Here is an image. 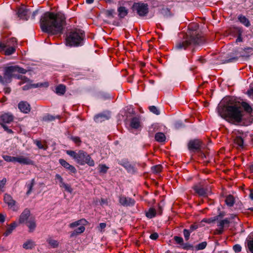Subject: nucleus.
Returning <instances> with one entry per match:
<instances>
[{
  "label": "nucleus",
  "mask_w": 253,
  "mask_h": 253,
  "mask_svg": "<svg viewBox=\"0 0 253 253\" xmlns=\"http://www.w3.org/2000/svg\"><path fill=\"white\" fill-rule=\"evenodd\" d=\"M27 70L26 69L18 66H9L5 69L4 76L8 83L11 82V79L12 77L17 78L18 79L24 80L25 82H27L28 79L26 77L16 74V73L25 74Z\"/></svg>",
  "instance_id": "39448f33"
},
{
  "label": "nucleus",
  "mask_w": 253,
  "mask_h": 253,
  "mask_svg": "<svg viewBox=\"0 0 253 253\" xmlns=\"http://www.w3.org/2000/svg\"><path fill=\"white\" fill-rule=\"evenodd\" d=\"M245 110L248 112H251L252 110L251 106L247 103H245L243 105Z\"/></svg>",
  "instance_id": "4d7b16f0"
},
{
  "label": "nucleus",
  "mask_w": 253,
  "mask_h": 253,
  "mask_svg": "<svg viewBox=\"0 0 253 253\" xmlns=\"http://www.w3.org/2000/svg\"><path fill=\"white\" fill-rule=\"evenodd\" d=\"M222 103L218 107L219 115L228 122L237 125L241 122L243 116V109L239 102L233 97L225 98Z\"/></svg>",
  "instance_id": "f257e3e1"
},
{
  "label": "nucleus",
  "mask_w": 253,
  "mask_h": 253,
  "mask_svg": "<svg viewBox=\"0 0 253 253\" xmlns=\"http://www.w3.org/2000/svg\"><path fill=\"white\" fill-rule=\"evenodd\" d=\"M35 184V180L34 179H33L31 180V183L30 184H28L27 186L28 187V191L27 192V195H29L31 192V191L32 190L33 187Z\"/></svg>",
  "instance_id": "a19ab883"
},
{
  "label": "nucleus",
  "mask_w": 253,
  "mask_h": 253,
  "mask_svg": "<svg viewBox=\"0 0 253 253\" xmlns=\"http://www.w3.org/2000/svg\"><path fill=\"white\" fill-rule=\"evenodd\" d=\"M100 205H102V206H103V205H108V201L107 199H101V203H100Z\"/></svg>",
  "instance_id": "774afa93"
},
{
  "label": "nucleus",
  "mask_w": 253,
  "mask_h": 253,
  "mask_svg": "<svg viewBox=\"0 0 253 253\" xmlns=\"http://www.w3.org/2000/svg\"><path fill=\"white\" fill-rule=\"evenodd\" d=\"M27 226L29 229V232H33L36 226V221L35 219L33 218H30L26 222Z\"/></svg>",
  "instance_id": "412c9836"
},
{
  "label": "nucleus",
  "mask_w": 253,
  "mask_h": 253,
  "mask_svg": "<svg viewBox=\"0 0 253 253\" xmlns=\"http://www.w3.org/2000/svg\"><path fill=\"white\" fill-rule=\"evenodd\" d=\"M60 186L61 187L64 188L65 190L69 193H71L72 192V189L69 185L63 182L61 184H60Z\"/></svg>",
  "instance_id": "e433bc0d"
},
{
  "label": "nucleus",
  "mask_w": 253,
  "mask_h": 253,
  "mask_svg": "<svg viewBox=\"0 0 253 253\" xmlns=\"http://www.w3.org/2000/svg\"><path fill=\"white\" fill-rule=\"evenodd\" d=\"M149 110L151 112H152L153 113H154L156 115H158L160 114V112L159 111V110L158 109V108L155 106H150Z\"/></svg>",
  "instance_id": "ea45409f"
},
{
  "label": "nucleus",
  "mask_w": 253,
  "mask_h": 253,
  "mask_svg": "<svg viewBox=\"0 0 253 253\" xmlns=\"http://www.w3.org/2000/svg\"><path fill=\"white\" fill-rule=\"evenodd\" d=\"M238 31L239 36L236 40V42H241L242 41V38H241L242 31L240 29Z\"/></svg>",
  "instance_id": "bf43d9fd"
},
{
  "label": "nucleus",
  "mask_w": 253,
  "mask_h": 253,
  "mask_svg": "<svg viewBox=\"0 0 253 253\" xmlns=\"http://www.w3.org/2000/svg\"><path fill=\"white\" fill-rule=\"evenodd\" d=\"M65 86L60 84L56 87V93L59 95H63L65 92Z\"/></svg>",
  "instance_id": "7c9ffc66"
},
{
  "label": "nucleus",
  "mask_w": 253,
  "mask_h": 253,
  "mask_svg": "<svg viewBox=\"0 0 253 253\" xmlns=\"http://www.w3.org/2000/svg\"><path fill=\"white\" fill-rule=\"evenodd\" d=\"M207 245V243L206 242H203L198 245H197L195 248L197 250H202L205 249Z\"/></svg>",
  "instance_id": "f704fd0d"
},
{
  "label": "nucleus",
  "mask_w": 253,
  "mask_h": 253,
  "mask_svg": "<svg viewBox=\"0 0 253 253\" xmlns=\"http://www.w3.org/2000/svg\"><path fill=\"white\" fill-rule=\"evenodd\" d=\"M233 248L235 253H239L242 250L241 246L238 244L234 245Z\"/></svg>",
  "instance_id": "de8ad7c7"
},
{
  "label": "nucleus",
  "mask_w": 253,
  "mask_h": 253,
  "mask_svg": "<svg viewBox=\"0 0 253 253\" xmlns=\"http://www.w3.org/2000/svg\"><path fill=\"white\" fill-rule=\"evenodd\" d=\"M35 246L36 244L32 240H28L22 245L23 248L26 250H32Z\"/></svg>",
  "instance_id": "aec40b11"
},
{
  "label": "nucleus",
  "mask_w": 253,
  "mask_h": 253,
  "mask_svg": "<svg viewBox=\"0 0 253 253\" xmlns=\"http://www.w3.org/2000/svg\"><path fill=\"white\" fill-rule=\"evenodd\" d=\"M247 247L250 252L253 253V239L247 241Z\"/></svg>",
  "instance_id": "58836bf2"
},
{
  "label": "nucleus",
  "mask_w": 253,
  "mask_h": 253,
  "mask_svg": "<svg viewBox=\"0 0 253 253\" xmlns=\"http://www.w3.org/2000/svg\"><path fill=\"white\" fill-rule=\"evenodd\" d=\"M187 146L189 150L191 152H200L203 148V142L199 139L191 140L189 141Z\"/></svg>",
  "instance_id": "6e6552de"
},
{
  "label": "nucleus",
  "mask_w": 253,
  "mask_h": 253,
  "mask_svg": "<svg viewBox=\"0 0 253 253\" xmlns=\"http://www.w3.org/2000/svg\"><path fill=\"white\" fill-rule=\"evenodd\" d=\"M0 83H1L2 84H7L8 82L6 81V79L5 78L4 76L3 77H2L0 75Z\"/></svg>",
  "instance_id": "e2e57ef3"
},
{
  "label": "nucleus",
  "mask_w": 253,
  "mask_h": 253,
  "mask_svg": "<svg viewBox=\"0 0 253 253\" xmlns=\"http://www.w3.org/2000/svg\"><path fill=\"white\" fill-rule=\"evenodd\" d=\"M230 223L229 220L227 218L219 220L217 222V226L221 228H223L225 225H228Z\"/></svg>",
  "instance_id": "72a5a7b5"
},
{
  "label": "nucleus",
  "mask_w": 253,
  "mask_h": 253,
  "mask_svg": "<svg viewBox=\"0 0 253 253\" xmlns=\"http://www.w3.org/2000/svg\"><path fill=\"white\" fill-rule=\"evenodd\" d=\"M120 203L124 206H131L134 205L135 201L130 198L121 196L119 200Z\"/></svg>",
  "instance_id": "ddd939ff"
},
{
  "label": "nucleus",
  "mask_w": 253,
  "mask_h": 253,
  "mask_svg": "<svg viewBox=\"0 0 253 253\" xmlns=\"http://www.w3.org/2000/svg\"><path fill=\"white\" fill-rule=\"evenodd\" d=\"M132 9L141 17L146 16L149 12L148 5L141 2L134 3L132 6Z\"/></svg>",
  "instance_id": "0eeeda50"
},
{
  "label": "nucleus",
  "mask_w": 253,
  "mask_h": 253,
  "mask_svg": "<svg viewBox=\"0 0 253 253\" xmlns=\"http://www.w3.org/2000/svg\"><path fill=\"white\" fill-rule=\"evenodd\" d=\"M47 243L50 245L52 248H56L58 247V242L51 238H48L46 239Z\"/></svg>",
  "instance_id": "393cba45"
},
{
  "label": "nucleus",
  "mask_w": 253,
  "mask_h": 253,
  "mask_svg": "<svg viewBox=\"0 0 253 253\" xmlns=\"http://www.w3.org/2000/svg\"><path fill=\"white\" fill-rule=\"evenodd\" d=\"M6 182V179L4 178L2 180H0V189L2 188Z\"/></svg>",
  "instance_id": "052dcab7"
},
{
  "label": "nucleus",
  "mask_w": 253,
  "mask_h": 253,
  "mask_svg": "<svg viewBox=\"0 0 253 253\" xmlns=\"http://www.w3.org/2000/svg\"><path fill=\"white\" fill-rule=\"evenodd\" d=\"M30 10L28 9L22 7L19 8L17 14L21 19L27 20L29 18Z\"/></svg>",
  "instance_id": "9b49d317"
},
{
  "label": "nucleus",
  "mask_w": 253,
  "mask_h": 253,
  "mask_svg": "<svg viewBox=\"0 0 253 253\" xmlns=\"http://www.w3.org/2000/svg\"><path fill=\"white\" fill-rule=\"evenodd\" d=\"M155 138L157 141L159 142H163L166 140L165 135L162 132L157 133L155 134Z\"/></svg>",
  "instance_id": "a878e982"
},
{
  "label": "nucleus",
  "mask_w": 253,
  "mask_h": 253,
  "mask_svg": "<svg viewBox=\"0 0 253 253\" xmlns=\"http://www.w3.org/2000/svg\"><path fill=\"white\" fill-rule=\"evenodd\" d=\"M126 1H119L118 4L117 11L118 16L120 19L125 18L128 13V9L125 6Z\"/></svg>",
  "instance_id": "1a4fd4ad"
},
{
  "label": "nucleus",
  "mask_w": 253,
  "mask_h": 253,
  "mask_svg": "<svg viewBox=\"0 0 253 253\" xmlns=\"http://www.w3.org/2000/svg\"><path fill=\"white\" fill-rule=\"evenodd\" d=\"M18 162L21 164L33 165V161L28 158L23 156L18 157Z\"/></svg>",
  "instance_id": "4be33fe9"
},
{
  "label": "nucleus",
  "mask_w": 253,
  "mask_h": 253,
  "mask_svg": "<svg viewBox=\"0 0 253 253\" xmlns=\"http://www.w3.org/2000/svg\"><path fill=\"white\" fill-rule=\"evenodd\" d=\"M198 27L199 26L197 24H195L194 28L190 29L186 34L185 40L181 42L178 43L176 47L179 49H185L190 45H200L203 43L205 39L197 30Z\"/></svg>",
  "instance_id": "7ed1b4c3"
},
{
  "label": "nucleus",
  "mask_w": 253,
  "mask_h": 253,
  "mask_svg": "<svg viewBox=\"0 0 253 253\" xmlns=\"http://www.w3.org/2000/svg\"><path fill=\"white\" fill-rule=\"evenodd\" d=\"M0 50L3 51L6 55H10L15 51L14 46H9L5 44L0 43Z\"/></svg>",
  "instance_id": "9d476101"
},
{
  "label": "nucleus",
  "mask_w": 253,
  "mask_h": 253,
  "mask_svg": "<svg viewBox=\"0 0 253 253\" xmlns=\"http://www.w3.org/2000/svg\"><path fill=\"white\" fill-rule=\"evenodd\" d=\"M13 230V229H12L11 228H10V226L8 227L7 228L6 231L4 233L3 235L5 236H8L9 234H10L12 233Z\"/></svg>",
  "instance_id": "6e6d98bb"
},
{
  "label": "nucleus",
  "mask_w": 253,
  "mask_h": 253,
  "mask_svg": "<svg viewBox=\"0 0 253 253\" xmlns=\"http://www.w3.org/2000/svg\"><path fill=\"white\" fill-rule=\"evenodd\" d=\"M234 202L235 200L233 196L229 195L226 198L225 203L228 206H233L234 204Z\"/></svg>",
  "instance_id": "cd10ccee"
},
{
  "label": "nucleus",
  "mask_w": 253,
  "mask_h": 253,
  "mask_svg": "<svg viewBox=\"0 0 253 253\" xmlns=\"http://www.w3.org/2000/svg\"><path fill=\"white\" fill-rule=\"evenodd\" d=\"M55 178L56 179H57L59 180V182H60V184H61L62 183H63V178H62V177L58 174H57L56 175H55Z\"/></svg>",
  "instance_id": "680f3d73"
},
{
  "label": "nucleus",
  "mask_w": 253,
  "mask_h": 253,
  "mask_svg": "<svg viewBox=\"0 0 253 253\" xmlns=\"http://www.w3.org/2000/svg\"><path fill=\"white\" fill-rule=\"evenodd\" d=\"M183 249L185 250H189L192 248H193V246L188 244V243H185L182 245Z\"/></svg>",
  "instance_id": "5fc2aeb1"
},
{
  "label": "nucleus",
  "mask_w": 253,
  "mask_h": 253,
  "mask_svg": "<svg viewBox=\"0 0 253 253\" xmlns=\"http://www.w3.org/2000/svg\"><path fill=\"white\" fill-rule=\"evenodd\" d=\"M4 201L5 203H6L8 207L10 208H13V210H14V206L15 205L16 202L14 200L12 197L9 194H5L4 196Z\"/></svg>",
  "instance_id": "2eb2a0df"
},
{
  "label": "nucleus",
  "mask_w": 253,
  "mask_h": 253,
  "mask_svg": "<svg viewBox=\"0 0 253 253\" xmlns=\"http://www.w3.org/2000/svg\"><path fill=\"white\" fill-rule=\"evenodd\" d=\"M169 10L168 8H163L161 10V13L165 16L169 15Z\"/></svg>",
  "instance_id": "603ef678"
},
{
  "label": "nucleus",
  "mask_w": 253,
  "mask_h": 253,
  "mask_svg": "<svg viewBox=\"0 0 253 253\" xmlns=\"http://www.w3.org/2000/svg\"><path fill=\"white\" fill-rule=\"evenodd\" d=\"M66 24L65 17L61 13L46 12L40 19V25L43 32L52 35L61 34Z\"/></svg>",
  "instance_id": "f03ea898"
},
{
  "label": "nucleus",
  "mask_w": 253,
  "mask_h": 253,
  "mask_svg": "<svg viewBox=\"0 0 253 253\" xmlns=\"http://www.w3.org/2000/svg\"><path fill=\"white\" fill-rule=\"evenodd\" d=\"M76 161L78 164L81 165L87 164L89 166H93L94 165V161L90 156L82 150L79 151L78 153V156Z\"/></svg>",
  "instance_id": "423d86ee"
},
{
  "label": "nucleus",
  "mask_w": 253,
  "mask_h": 253,
  "mask_svg": "<svg viewBox=\"0 0 253 253\" xmlns=\"http://www.w3.org/2000/svg\"><path fill=\"white\" fill-rule=\"evenodd\" d=\"M108 169V168L105 165H99V172L102 173H106Z\"/></svg>",
  "instance_id": "a18cd8bd"
},
{
  "label": "nucleus",
  "mask_w": 253,
  "mask_h": 253,
  "mask_svg": "<svg viewBox=\"0 0 253 253\" xmlns=\"http://www.w3.org/2000/svg\"><path fill=\"white\" fill-rule=\"evenodd\" d=\"M162 167L161 165H156L152 167L151 169L155 173H158L162 170Z\"/></svg>",
  "instance_id": "4c0bfd02"
},
{
  "label": "nucleus",
  "mask_w": 253,
  "mask_h": 253,
  "mask_svg": "<svg viewBox=\"0 0 253 253\" xmlns=\"http://www.w3.org/2000/svg\"><path fill=\"white\" fill-rule=\"evenodd\" d=\"M42 86V84H26L23 86V89L24 90H28L31 88H36Z\"/></svg>",
  "instance_id": "2f4dec72"
},
{
  "label": "nucleus",
  "mask_w": 253,
  "mask_h": 253,
  "mask_svg": "<svg viewBox=\"0 0 253 253\" xmlns=\"http://www.w3.org/2000/svg\"><path fill=\"white\" fill-rule=\"evenodd\" d=\"M150 238L152 240H156L158 238V234L157 233L152 234Z\"/></svg>",
  "instance_id": "69168bd1"
},
{
  "label": "nucleus",
  "mask_w": 253,
  "mask_h": 253,
  "mask_svg": "<svg viewBox=\"0 0 253 253\" xmlns=\"http://www.w3.org/2000/svg\"><path fill=\"white\" fill-rule=\"evenodd\" d=\"M183 126V124L180 122H177L175 124V127L177 129H178V128L181 127Z\"/></svg>",
  "instance_id": "338daca9"
},
{
  "label": "nucleus",
  "mask_w": 253,
  "mask_h": 253,
  "mask_svg": "<svg viewBox=\"0 0 253 253\" xmlns=\"http://www.w3.org/2000/svg\"><path fill=\"white\" fill-rule=\"evenodd\" d=\"M190 233H191V232L188 229H184L183 230L184 236L185 239L186 241L189 240Z\"/></svg>",
  "instance_id": "37998d69"
},
{
  "label": "nucleus",
  "mask_w": 253,
  "mask_h": 253,
  "mask_svg": "<svg viewBox=\"0 0 253 253\" xmlns=\"http://www.w3.org/2000/svg\"><path fill=\"white\" fill-rule=\"evenodd\" d=\"M130 126L133 128H138L140 126V121L137 118H133L130 122Z\"/></svg>",
  "instance_id": "bb28decb"
},
{
  "label": "nucleus",
  "mask_w": 253,
  "mask_h": 253,
  "mask_svg": "<svg viewBox=\"0 0 253 253\" xmlns=\"http://www.w3.org/2000/svg\"><path fill=\"white\" fill-rule=\"evenodd\" d=\"M194 189L196 193L198 194L200 196L207 197L208 196L207 190L202 187L198 186H195L194 187Z\"/></svg>",
  "instance_id": "6ab92c4d"
},
{
  "label": "nucleus",
  "mask_w": 253,
  "mask_h": 253,
  "mask_svg": "<svg viewBox=\"0 0 253 253\" xmlns=\"http://www.w3.org/2000/svg\"><path fill=\"white\" fill-rule=\"evenodd\" d=\"M156 214V211L153 208H150L148 211L146 212V216L149 218L154 217L155 216Z\"/></svg>",
  "instance_id": "c756f323"
},
{
  "label": "nucleus",
  "mask_w": 253,
  "mask_h": 253,
  "mask_svg": "<svg viewBox=\"0 0 253 253\" xmlns=\"http://www.w3.org/2000/svg\"><path fill=\"white\" fill-rule=\"evenodd\" d=\"M71 139L76 144H80L81 142V140L80 137L78 136H72Z\"/></svg>",
  "instance_id": "09e8293b"
},
{
  "label": "nucleus",
  "mask_w": 253,
  "mask_h": 253,
  "mask_svg": "<svg viewBox=\"0 0 253 253\" xmlns=\"http://www.w3.org/2000/svg\"><path fill=\"white\" fill-rule=\"evenodd\" d=\"M238 19L240 22L245 25L246 27H248L250 25V21L245 16L241 15L239 16Z\"/></svg>",
  "instance_id": "473e14b6"
},
{
  "label": "nucleus",
  "mask_w": 253,
  "mask_h": 253,
  "mask_svg": "<svg viewBox=\"0 0 253 253\" xmlns=\"http://www.w3.org/2000/svg\"><path fill=\"white\" fill-rule=\"evenodd\" d=\"M234 142L238 146L242 147L243 145V139L240 136L236 137Z\"/></svg>",
  "instance_id": "c9c22d12"
},
{
  "label": "nucleus",
  "mask_w": 253,
  "mask_h": 253,
  "mask_svg": "<svg viewBox=\"0 0 253 253\" xmlns=\"http://www.w3.org/2000/svg\"><path fill=\"white\" fill-rule=\"evenodd\" d=\"M0 125L3 128L4 130L6 131L8 133H13V131L12 130V129H9L6 125L2 123Z\"/></svg>",
  "instance_id": "3c124183"
},
{
  "label": "nucleus",
  "mask_w": 253,
  "mask_h": 253,
  "mask_svg": "<svg viewBox=\"0 0 253 253\" xmlns=\"http://www.w3.org/2000/svg\"><path fill=\"white\" fill-rule=\"evenodd\" d=\"M85 227L84 226H81L76 230H75L78 234H81L84 232Z\"/></svg>",
  "instance_id": "864d4df0"
},
{
  "label": "nucleus",
  "mask_w": 253,
  "mask_h": 253,
  "mask_svg": "<svg viewBox=\"0 0 253 253\" xmlns=\"http://www.w3.org/2000/svg\"><path fill=\"white\" fill-rule=\"evenodd\" d=\"M122 165L129 172L133 173L135 171L133 166L129 164L128 162H124Z\"/></svg>",
  "instance_id": "b1692460"
},
{
  "label": "nucleus",
  "mask_w": 253,
  "mask_h": 253,
  "mask_svg": "<svg viewBox=\"0 0 253 253\" xmlns=\"http://www.w3.org/2000/svg\"><path fill=\"white\" fill-rule=\"evenodd\" d=\"M36 144L37 146L39 147V148L45 149V148L43 147V145L42 144L41 141L37 140L36 141Z\"/></svg>",
  "instance_id": "0e129e2a"
},
{
  "label": "nucleus",
  "mask_w": 253,
  "mask_h": 253,
  "mask_svg": "<svg viewBox=\"0 0 253 253\" xmlns=\"http://www.w3.org/2000/svg\"><path fill=\"white\" fill-rule=\"evenodd\" d=\"M245 53L241 55L242 57H249L251 54H253V48L252 47H248L244 49Z\"/></svg>",
  "instance_id": "c85d7f7f"
},
{
  "label": "nucleus",
  "mask_w": 253,
  "mask_h": 253,
  "mask_svg": "<svg viewBox=\"0 0 253 253\" xmlns=\"http://www.w3.org/2000/svg\"><path fill=\"white\" fill-rule=\"evenodd\" d=\"M14 116L9 113H5L0 116L1 122L4 124H9L13 122Z\"/></svg>",
  "instance_id": "4468645a"
},
{
  "label": "nucleus",
  "mask_w": 253,
  "mask_h": 253,
  "mask_svg": "<svg viewBox=\"0 0 253 253\" xmlns=\"http://www.w3.org/2000/svg\"><path fill=\"white\" fill-rule=\"evenodd\" d=\"M84 38V32L80 30H76L69 33L66 39V44L70 46L82 45Z\"/></svg>",
  "instance_id": "20e7f679"
},
{
  "label": "nucleus",
  "mask_w": 253,
  "mask_h": 253,
  "mask_svg": "<svg viewBox=\"0 0 253 253\" xmlns=\"http://www.w3.org/2000/svg\"><path fill=\"white\" fill-rule=\"evenodd\" d=\"M86 223L87 221L85 219L83 218L78 221L71 223V224H70L69 226L71 228H74L80 225H84L86 224Z\"/></svg>",
  "instance_id": "5701e85b"
},
{
  "label": "nucleus",
  "mask_w": 253,
  "mask_h": 253,
  "mask_svg": "<svg viewBox=\"0 0 253 253\" xmlns=\"http://www.w3.org/2000/svg\"><path fill=\"white\" fill-rule=\"evenodd\" d=\"M60 164L63 166L65 168L68 169L72 173L76 172V169L72 165H70L69 163H68L66 161H65L63 159L59 160Z\"/></svg>",
  "instance_id": "a211bd4d"
},
{
  "label": "nucleus",
  "mask_w": 253,
  "mask_h": 253,
  "mask_svg": "<svg viewBox=\"0 0 253 253\" xmlns=\"http://www.w3.org/2000/svg\"><path fill=\"white\" fill-rule=\"evenodd\" d=\"M66 153H67V154L68 155H69L70 156L73 157V158L75 160H76V159H77V156H78V153H76L74 151H71V150H68V151H67Z\"/></svg>",
  "instance_id": "79ce46f5"
},
{
  "label": "nucleus",
  "mask_w": 253,
  "mask_h": 253,
  "mask_svg": "<svg viewBox=\"0 0 253 253\" xmlns=\"http://www.w3.org/2000/svg\"><path fill=\"white\" fill-rule=\"evenodd\" d=\"M30 214V211L28 209H25L21 214L19 217V223H23L25 222H27V221L29 219V217Z\"/></svg>",
  "instance_id": "f3484780"
},
{
  "label": "nucleus",
  "mask_w": 253,
  "mask_h": 253,
  "mask_svg": "<svg viewBox=\"0 0 253 253\" xmlns=\"http://www.w3.org/2000/svg\"><path fill=\"white\" fill-rule=\"evenodd\" d=\"M110 118L109 113H100L95 116L94 120L97 122H101L106 120H108Z\"/></svg>",
  "instance_id": "dca6fc26"
},
{
  "label": "nucleus",
  "mask_w": 253,
  "mask_h": 253,
  "mask_svg": "<svg viewBox=\"0 0 253 253\" xmlns=\"http://www.w3.org/2000/svg\"><path fill=\"white\" fill-rule=\"evenodd\" d=\"M174 241L178 244L182 245L183 243V240L182 237L178 236H174Z\"/></svg>",
  "instance_id": "49530a36"
},
{
  "label": "nucleus",
  "mask_w": 253,
  "mask_h": 253,
  "mask_svg": "<svg viewBox=\"0 0 253 253\" xmlns=\"http://www.w3.org/2000/svg\"><path fill=\"white\" fill-rule=\"evenodd\" d=\"M114 12L115 10L114 9H111L109 10H107L105 11V14L107 16L109 17L113 18L114 17L113 14L114 13Z\"/></svg>",
  "instance_id": "c03bdc74"
},
{
  "label": "nucleus",
  "mask_w": 253,
  "mask_h": 253,
  "mask_svg": "<svg viewBox=\"0 0 253 253\" xmlns=\"http://www.w3.org/2000/svg\"><path fill=\"white\" fill-rule=\"evenodd\" d=\"M18 107L20 110L24 113H28L31 110L30 105L26 101H20Z\"/></svg>",
  "instance_id": "f8f14e48"
},
{
  "label": "nucleus",
  "mask_w": 253,
  "mask_h": 253,
  "mask_svg": "<svg viewBox=\"0 0 253 253\" xmlns=\"http://www.w3.org/2000/svg\"><path fill=\"white\" fill-rule=\"evenodd\" d=\"M54 119L55 117L51 115H47L43 118V120L45 121H52Z\"/></svg>",
  "instance_id": "8fccbe9b"
},
{
  "label": "nucleus",
  "mask_w": 253,
  "mask_h": 253,
  "mask_svg": "<svg viewBox=\"0 0 253 253\" xmlns=\"http://www.w3.org/2000/svg\"><path fill=\"white\" fill-rule=\"evenodd\" d=\"M198 225H197L196 224H194L190 225V229L189 230L191 232H192L194 231V230H196L198 228Z\"/></svg>",
  "instance_id": "13d9d810"
}]
</instances>
